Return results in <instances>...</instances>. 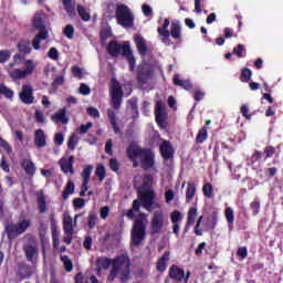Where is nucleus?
I'll use <instances>...</instances> for the list:
<instances>
[{
  "instance_id": "52",
  "label": "nucleus",
  "mask_w": 283,
  "mask_h": 283,
  "mask_svg": "<svg viewBox=\"0 0 283 283\" xmlns=\"http://www.w3.org/2000/svg\"><path fill=\"white\" fill-rule=\"evenodd\" d=\"M63 34L66 39H74V27L72 24H67L63 30Z\"/></svg>"
},
{
  "instance_id": "64",
  "label": "nucleus",
  "mask_w": 283,
  "mask_h": 283,
  "mask_svg": "<svg viewBox=\"0 0 283 283\" xmlns=\"http://www.w3.org/2000/svg\"><path fill=\"white\" fill-rule=\"evenodd\" d=\"M64 140H65V137L63 136V133H56L55 134V136H54L55 145L61 146V145H63Z\"/></svg>"
},
{
  "instance_id": "27",
  "label": "nucleus",
  "mask_w": 283,
  "mask_h": 283,
  "mask_svg": "<svg viewBox=\"0 0 283 283\" xmlns=\"http://www.w3.org/2000/svg\"><path fill=\"white\" fill-rule=\"evenodd\" d=\"M63 231L66 235H74V224L72 217L67 216L63 219Z\"/></svg>"
},
{
  "instance_id": "57",
  "label": "nucleus",
  "mask_w": 283,
  "mask_h": 283,
  "mask_svg": "<svg viewBox=\"0 0 283 283\" xmlns=\"http://www.w3.org/2000/svg\"><path fill=\"white\" fill-rule=\"evenodd\" d=\"M88 116H91L92 118H101V113L98 112V108H95L93 106H90L86 109Z\"/></svg>"
},
{
  "instance_id": "13",
  "label": "nucleus",
  "mask_w": 283,
  "mask_h": 283,
  "mask_svg": "<svg viewBox=\"0 0 283 283\" xmlns=\"http://www.w3.org/2000/svg\"><path fill=\"white\" fill-rule=\"evenodd\" d=\"M169 280H172V282L176 283H182V280H185V269L177 264H172L169 268L168 276L165 279L164 283H169Z\"/></svg>"
},
{
  "instance_id": "35",
  "label": "nucleus",
  "mask_w": 283,
  "mask_h": 283,
  "mask_svg": "<svg viewBox=\"0 0 283 283\" xmlns=\"http://www.w3.org/2000/svg\"><path fill=\"white\" fill-rule=\"evenodd\" d=\"M207 138H209V135L207 134V126H203L197 134L196 143L198 145H202Z\"/></svg>"
},
{
  "instance_id": "34",
  "label": "nucleus",
  "mask_w": 283,
  "mask_h": 283,
  "mask_svg": "<svg viewBox=\"0 0 283 283\" xmlns=\"http://www.w3.org/2000/svg\"><path fill=\"white\" fill-rule=\"evenodd\" d=\"M202 193L205 198L211 199L213 198V185L211 182H206L202 186Z\"/></svg>"
},
{
  "instance_id": "29",
  "label": "nucleus",
  "mask_w": 283,
  "mask_h": 283,
  "mask_svg": "<svg viewBox=\"0 0 283 283\" xmlns=\"http://www.w3.org/2000/svg\"><path fill=\"white\" fill-rule=\"evenodd\" d=\"M196 182H188L187 189H186V202L189 205L193 198L196 197Z\"/></svg>"
},
{
  "instance_id": "28",
  "label": "nucleus",
  "mask_w": 283,
  "mask_h": 283,
  "mask_svg": "<svg viewBox=\"0 0 283 283\" xmlns=\"http://www.w3.org/2000/svg\"><path fill=\"white\" fill-rule=\"evenodd\" d=\"M62 4L64 7V10L66 14L71 18L74 19L76 17V11L74 7V2L72 0H62Z\"/></svg>"
},
{
  "instance_id": "10",
  "label": "nucleus",
  "mask_w": 283,
  "mask_h": 283,
  "mask_svg": "<svg viewBox=\"0 0 283 283\" xmlns=\"http://www.w3.org/2000/svg\"><path fill=\"white\" fill-rule=\"evenodd\" d=\"M32 72H34V62H32L30 60H28L25 62L24 70L12 69V67L8 66V74L10 76V78H12L13 81H21V80L25 78L27 76H30V74H32Z\"/></svg>"
},
{
  "instance_id": "42",
  "label": "nucleus",
  "mask_w": 283,
  "mask_h": 283,
  "mask_svg": "<svg viewBox=\"0 0 283 283\" xmlns=\"http://www.w3.org/2000/svg\"><path fill=\"white\" fill-rule=\"evenodd\" d=\"M61 260L64 264V269L67 273H72V270L74 269V264L72 263V260H70L69 255H62Z\"/></svg>"
},
{
  "instance_id": "4",
  "label": "nucleus",
  "mask_w": 283,
  "mask_h": 283,
  "mask_svg": "<svg viewBox=\"0 0 283 283\" xmlns=\"http://www.w3.org/2000/svg\"><path fill=\"white\" fill-rule=\"evenodd\" d=\"M169 25L170 31L167 30ZM157 32L159 36H161V42L165 43V45H171V40H169V36H171V39L178 43H180V40L182 39V27H180V22H171L167 18L164 20V24L157 28Z\"/></svg>"
},
{
  "instance_id": "32",
  "label": "nucleus",
  "mask_w": 283,
  "mask_h": 283,
  "mask_svg": "<svg viewBox=\"0 0 283 283\" xmlns=\"http://www.w3.org/2000/svg\"><path fill=\"white\" fill-rule=\"evenodd\" d=\"M196 218H198V208L191 207L188 211L187 218V227H191V224H196Z\"/></svg>"
},
{
  "instance_id": "59",
  "label": "nucleus",
  "mask_w": 283,
  "mask_h": 283,
  "mask_svg": "<svg viewBox=\"0 0 283 283\" xmlns=\"http://www.w3.org/2000/svg\"><path fill=\"white\" fill-rule=\"evenodd\" d=\"M73 207L74 209H83V207H85V199L83 198L73 199Z\"/></svg>"
},
{
  "instance_id": "56",
  "label": "nucleus",
  "mask_w": 283,
  "mask_h": 283,
  "mask_svg": "<svg viewBox=\"0 0 283 283\" xmlns=\"http://www.w3.org/2000/svg\"><path fill=\"white\" fill-rule=\"evenodd\" d=\"M0 94H3L7 98H12V96H14L12 90L8 88L6 85H0Z\"/></svg>"
},
{
  "instance_id": "1",
  "label": "nucleus",
  "mask_w": 283,
  "mask_h": 283,
  "mask_svg": "<svg viewBox=\"0 0 283 283\" xmlns=\"http://www.w3.org/2000/svg\"><path fill=\"white\" fill-rule=\"evenodd\" d=\"M126 156L133 163L134 169H136L142 163V169L149 171L156 167V155L153 149L143 148L135 143L128 145L126 149ZM138 158L140 163H138Z\"/></svg>"
},
{
  "instance_id": "21",
  "label": "nucleus",
  "mask_w": 283,
  "mask_h": 283,
  "mask_svg": "<svg viewBox=\"0 0 283 283\" xmlns=\"http://www.w3.org/2000/svg\"><path fill=\"white\" fill-rule=\"evenodd\" d=\"M134 41H135V45L137 48L138 54L140 56H146L148 49H147V41L145 40V38L140 35H135Z\"/></svg>"
},
{
  "instance_id": "58",
  "label": "nucleus",
  "mask_w": 283,
  "mask_h": 283,
  "mask_svg": "<svg viewBox=\"0 0 283 283\" xmlns=\"http://www.w3.org/2000/svg\"><path fill=\"white\" fill-rule=\"evenodd\" d=\"M237 255L241 258V260H247V256L249 255V250L247 247H241L237 251Z\"/></svg>"
},
{
  "instance_id": "40",
  "label": "nucleus",
  "mask_w": 283,
  "mask_h": 283,
  "mask_svg": "<svg viewBox=\"0 0 283 283\" xmlns=\"http://www.w3.org/2000/svg\"><path fill=\"white\" fill-rule=\"evenodd\" d=\"M116 8H118V6L114 4V3H108L107 4V9L105 11V17L106 19H114V17H116Z\"/></svg>"
},
{
  "instance_id": "41",
  "label": "nucleus",
  "mask_w": 283,
  "mask_h": 283,
  "mask_svg": "<svg viewBox=\"0 0 283 283\" xmlns=\"http://www.w3.org/2000/svg\"><path fill=\"white\" fill-rule=\"evenodd\" d=\"M95 176L98 178L99 182L105 180V176H107V170H105V166L98 165L95 169Z\"/></svg>"
},
{
  "instance_id": "22",
  "label": "nucleus",
  "mask_w": 283,
  "mask_h": 283,
  "mask_svg": "<svg viewBox=\"0 0 283 283\" xmlns=\"http://www.w3.org/2000/svg\"><path fill=\"white\" fill-rule=\"evenodd\" d=\"M66 114L67 109L60 108L59 112L51 116V119L53 123H62V125H67V123H70V118H67Z\"/></svg>"
},
{
  "instance_id": "12",
  "label": "nucleus",
  "mask_w": 283,
  "mask_h": 283,
  "mask_svg": "<svg viewBox=\"0 0 283 283\" xmlns=\"http://www.w3.org/2000/svg\"><path fill=\"white\" fill-rule=\"evenodd\" d=\"M277 154V150L272 145L265 146L263 151L254 150L252 154V163H260V160H269V158H273Z\"/></svg>"
},
{
  "instance_id": "16",
  "label": "nucleus",
  "mask_w": 283,
  "mask_h": 283,
  "mask_svg": "<svg viewBox=\"0 0 283 283\" xmlns=\"http://www.w3.org/2000/svg\"><path fill=\"white\" fill-rule=\"evenodd\" d=\"M154 200H156V192H154V190H146L144 193H142L140 202L147 211H151Z\"/></svg>"
},
{
  "instance_id": "2",
  "label": "nucleus",
  "mask_w": 283,
  "mask_h": 283,
  "mask_svg": "<svg viewBox=\"0 0 283 283\" xmlns=\"http://www.w3.org/2000/svg\"><path fill=\"white\" fill-rule=\"evenodd\" d=\"M116 277L120 283L129 282L132 277V261L127 255H118L113 259V266L107 276V282L112 283Z\"/></svg>"
},
{
  "instance_id": "43",
  "label": "nucleus",
  "mask_w": 283,
  "mask_h": 283,
  "mask_svg": "<svg viewBox=\"0 0 283 283\" xmlns=\"http://www.w3.org/2000/svg\"><path fill=\"white\" fill-rule=\"evenodd\" d=\"M251 76H253V72L250 71V69L244 67L241 71V77L240 81L242 83H249L251 81Z\"/></svg>"
},
{
  "instance_id": "53",
  "label": "nucleus",
  "mask_w": 283,
  "mask_h": 283,
  "mask_svg": "<svg viewBox=\"0 0 283 283\" xmlns=\"http://www.w3.org/2000/svg\"><path fill=\"white\" fill-rule=\"evenodd\" d=\"M109 168L118 174L120 169V164L118 163V159L116 158H111L109 159Z\"/></svg>"
},
{
  "instance_id": "60",
  "label": "nucleus",
  "mask_w": 283,
  "mask_h": 283,
  "mask_svg": "<svg viewBox=\"0 0 283 283\" xmlns=\"http://www.w3.org/2000/svg\"><path fill=\"white\" fill-rule=\"evenodd\" d=\"M72 74L75 76V78H83V69L75 65L72 67Z\"/></svg>"
},
{
  "instance_id": "31",
  "label": "nucleus",
  "mask_w": 283,
  "mask_h": 283,
  "mask_svg": "<svg viewBox=\"0 0 283 283\" xmlns=\"http://www.w3.org/2000/svg\"><path fill=\"white\" fill-rule=\"evenodd\" d=\"M226 220L229 229H233V222H235V213L231 207H227L224 210Z\"/></svg>"
},
{
  "instance_id": "3",
  "label": "nucleus",
  "mask_w": 283,
  "mask_h": 283,
  "mask_svg": "<svg viewBox=\"0 0 283 283\" xmlns=\"http://www.w3.org/2000/svg\"><path fill=\"white\" fill-rule=\"evenodd\" d=\"M106 52L113 59H118V56H124L128 63L129 72L136 71V56H134V51H132V46L129 42H124V44L118 43V41L113 40L108 42L106 46Z\"/></svg>"
},
{
  "instance_id": "46",
  "label": "nucleus",
  "mask_w": 283,
  "mask_h": 283,
  "mask_svg": "<svg viewBox=\"0 0 283 283\" xmlns=\"http://www.w3.org/2000/svg\"><path fill=\"white\" fill-rule=\"evenodd\" d=\"M94 169V167L92 165H87L83 171H82V178L83 181H88L90 182V178L92 176V170Z\"/></svg>"
},
{
  "instance_id": "62",
  "label": "nucleus",
  "mask_w": 283,
  "mask_h": 283,
  "mask_svg": "<svg viewBox=\"0 0 283 283\" xmlns=\"http://www.w3.org/2000/svg\"><path fill=\"white\" fill-rule=\"evenodd\" d=\"M99 216L102 220H107V218H109V207L107 206L102 207L99 210Z\"/></svg>"
},
{
  "instance_id": "39",
  "label": "nucleus",
  "mask_w": 283,
  "mask_h": 283,
  "mask_svg": "<svg viewBox=\"0 0 283 283\" xmlns=\"http://www.w3.org/2000/svg\"><path fill=\"white\" fill-rule=\"evenodd\" d=\"M25 255L28 260L32 261L34 260V256L36 255V247L32 244H27L24 247Z\"/></svg>"
},
{
  "instance_id": "36",
  "label": "nucleus",
  "mask_w": 283,
  "mask_h": 283,
  "mask_svg": "<svg viewBox=\"0 0 283 283\" xmlns=\"http://www.w3.org/2000/svg\"><path fill=\"white\" fill-rule=\"evenodd\" d=\"M39 235H40L41 244L43 249H45L46 244L50 242V239H48V228L41 227L39 229Z\"/></svg>"
},
{
  "instance_id": "55",
  "label": "nucleus",
  "mask_w": 283,
  "mask_h": 283,
  "mask_svg": "<svg viewBox=\"0 0 283 283\" xmlns=\"http://www.w3.org/2000/svg\"><path fill=\"white\" fill-rule=\"evenodd\" d=\"M78 144V139L75 137V135H72L70 138H69V142H67V147L71 151H74V149H76V145Z\"/></svg>"
},
{
  "instance_id": "7",
  "label": "nucleus",
  "mask_w": 283,
  "mask_h": 283,
  "mask_svg": "<svg viewBox=\"0 0 283 283\" xmlns=\"http://www.w3.org/2000/svg\"><path fill=\"white\" fill-rule=\"evenodd\" d=\"M115 17L117 24L122 25V28H134V14L127 6L117 4Z\"/></svg>"
},
{
  "instance_id": "8",
  "label": "nucleus",
  "mask_w": 283,
  "mask_h": 283,
  "mask_svg": "<svg viewBox=\"0 0 283 283\" xmlns=\"http://www.w3.org/2000/svg\"><path fill=\"white\" fill-rule=\"evenodd\" d=\"M166 222H167V218L165 216V212H163V210H156L150 221L151 235L163 233Z\"/></svg>"
},
{
  "instance_id": "26",
  "label": "nucleus",
  "mask_w": 283,
  "mask_h": 283,
  "mask_svg": "<svg viewBox=\"0 0 283 283\" xmlns=\"http://www.w3.org/2000/svg\"><path fill=\"white\" fill-rule=\"evenodd\" d=\"M107 116H108V120L113 127L114 134H120V128L118 127V122H116V112H114V109H112V108H108Z\"/></svg>"
},
{
  "instance_id": "19",
  "label": "nucleus",
  "mask_w": 283,
  "mask_h": 283,
  "mask_svg": "<svg viewBox=\"0 0 283 283\" xmlns=\"http://www.w3.org/2000/svg\"><path fill=\"white\" fill-rule=\"evenodd\" d=\"M95 264L97 273H101V271H107L109 266H114V259H109L107 256H98Z\"/></svg>"
},
{
  "instance_id": "49",
  "label": "nucleus",
  "mask_w": 283,
  "mask_h": 283,
  "mask_svg": "<svg viewBox=\"0 0 283 283\" xmlns=\"http://www.w3.org/2000/svg\"><path fill=\"white\" fill-rule=\"evenodd\" d=\"M10 56H12V52L8 50L0 51V63H8L10 61Z\"/></svg>"
},
{
  "instance_id": "14",
  "label": "nucleus",
  "mask_w": 283,
  "mask_h": 283,
  "mask_svg": "<svg viewBox=\"0 0 283 283\" xmlns=\"http://www.w3.org/2000/svg\"><path fill=\"white\" fill-rule=\"evenodd\" d=\"M159 153L163 160L167 163V160H172L174 154H176V150L174 149L171 142L167 139H163L161 144L159 145Z\"/></svg>"
},
{
  "instance_id": "44",
  "label": "nucleus",
  "mask_w": 283,
  "mask_h": 283,
  "mask_svg": "<svg viewBox=\"0 0 283 283\" xmlns=\"http://www.w3.org/2000/svg\"><path fill=\"white\" fill-rule=\"evenodd\" d=\"M22 168L27 174H29V176H34V164H32V161L24 160L22 163Z\"/></svg>"
},
{
  "instance_id": "63",
  "label": "nucleus",
  "mask_w": 283,
  "mask_h": 283,
  "mask_svg": "<svg viewBox=\"0 0 283 283\" xmlns=\"http://www.w3.org/2000/svg\"><path fill=\"white\" fill-rule=\"evenodd\" d=\"M91 92H92V88H90V86H87L86 84L80 85V94H82L83 96H90Z\"/></svg>"
},
{
  "instance_id": "33",
  "label": "nucleus",
  "mask_w": 283,
  "mask_h": 283,
  "mask_svg": "<svg viewBox=\"0 0 283 283\" xmlns=\"http://www.w3.org/2000/svg\"><path fill=\"white\" fill-rule=\"evenodd\" d=\"M77 13L82 21L87 22L92 19V15L90 14V12H87V9H85V7H83L82 4H77Z\"/></svg>"
},
{
  "instance_id": "6",
  "label": "nucleus",
  "mask_w": 283,
  "mask_h": 283,
  "mask_svg": "<svg viewBox=\"0 0 283 283\" xmlns=\"http://www.w3.org/2000/svg\"><path fill=\"white\" fill-rule=\"evenodd\" d=\"M156 71L149 63L138 64L136 67V82L138 85H147L154 78Z\"/></svg>"
},
{
  "instance_id": "45",
  "label": "nucleus",
  "mask_w": 283,
  "mask_h": 283,
  "mask_svg": "<svg viewBox=\"0 0 283 283\" xmlns=\"http://www.w3.org/2000/svg\"><path fill=\"white\" fill-rule=\"evenodd\" d=\"M96 222H98V217L96 216V213L90 212L87 218L88 229H94V227H96Z\"/></svg>"
},
{
  "instance_id": "18",
  "label": "nucleus",
  "mask_w": 283,
  "mask_h": 283,
  "mask_svg": "<svg viewBox=\"0 0 283 283\" xmlns=\"http://www.w3.org/2000/svg\"><path fill=\"white\" fill-rule=\"evenodd\" d=\"M171 253L169 251H165L164 254L158 259L156 263V270L158 273H165L167 271V266H169Z\"/></svg>"
},
{
  "instance_id": "50",
  "label": "nucleus",
  "mask_w": 283,
  "mask_h": 283,
  "mask_svg": "<svg viewBox=\"0 0 283 283\" xmlns=\"http://www.w3.org/2000/svg\"><path fill=\"white\" fill-rule=\"evenodd\" d=\"M170 220H171L172 224L180 222V220H182V213L178 210L172 211L170 213Z\"/></svg>"
},
{
  "instance_id": "24",
  "label": "nucleus",
  "mask_w": 283,
  "mask_h": 283,
  "mask_svg": "<svg viewBox=\"0 0 283 283\" xmlns=\"http://www.w3.org/2000/svg\"><path fill=\"white\" fill-rule=\"evenodd\" d=\"M20 98L22 103H34V96H32V87L31 86H23L22 92L20 93Z\"/></svg>"
},
{
  "instance_id": "17",
  "label": "nucleus",
  "mask_w": 283,
  "mask_h": 283,
  "mask_svg": "<svg viewBox=\"0 0 283 283\" xmlns=\"http://www.w3.org/2000/svg\"><path fill=\"white\" fill-rule=\"evenodd\" d=\"M59 165L63 174L74 175V155H71L69 159H66L65 157H62L59 161Z\"/></svg>"
},
{
  "instance_id": "61",
  "label": "nucleus",
  "mask_w": 283,
  "mask_h": 283,
  "mask_svg": "<svg viewBox=\"0 0 283 283\" xmlns=\"http://www.w3.org/2000/svg\"><path fill=\"white\" fill-rule=\"evenodd\" d=\"M48 56L53 61H59V50H56V48H51L48 52Z\"/></svg>"
},
{
  "instance_id": "11",
  "label": "nucleus",
  "mask_w": 283,
  "mask_h": 283,
  "mask_svg": "<svg viewBox=\"0 0 283 283\" xmlns=\"http://www.w3.org/2000/svg\"><path fill=\"white\" fill-rule=\"evenodd\" d=\"M123 86L120 82L116 78H113L111 82V98L114 109H120V104L123 103Z\"/></svg>"
},
{
  "instance_id": "23",
  "label": "nucleus",
  "mask_w": 283,
  "mask_h": 283,
  "mask_svg": "<svg viewBox=\"0 0 283 283\" xmlns=\"http://www.w3.org/2000/svg\"><path fill=\"white\" fill-rule=\"evenodd\" d=\"M174 85H177L178 87H182L187 92H191L193 90V84H191V81L189 80H180V75L176 74L172 78Z\"/></svg>"
},
{
  "instance_id": "15",
  "label": "nucleus",
  "mask_w": 283,
  "mask_h": 283,
  "mask_svg": "<svg viewBox=\"0 0 283 283\" xmlns=\"http://www.w3.org/2000/svg\"><path fill=\"white\" fill-rule=\"evenodd\" d=\"M36 50L41 48V41H45L50 39V33L48 32V28H45V24L41 21V19H36Z\"/></svg>"
},
{
  "instance_id": "38",
  "label": "nucleus",
  "mask_w": 283,
  "mask_h": 283,
  "mask_svg": "<svg viewBox=\"0 0 283 283\" xmlns=\"http://www.w3.org/2000/svg\"><path fill=\"white\" fill-rule=\"evenodd\" d=\"M48 143L45 142V133L43 129L36 130V147H45Z\"/></svg>"
},
{
  "instance_id": "20",
  "label": "nucleus",
  "mask_w": 283,
  "mask_h": 283,
  "mask_svg": "<svg viewBox=\"0 0 283 283\" xmlns=\"http://www.w3.org/2000/svg\"><path fill=\"white\" fill-rule=\"evenodd\" d=\"M166 114H167V112L165 111V104H163L160 101H158L155 106L156 123L159 125H163V123H165Z\"/></svg>"
},
{
  "instance_id": "47",
  "label": "nucleus",
  "mask_w": 283,
  "mask_h": 283,
  "mask_svg": "<svg viewBox=\"0 0 283 283\" xmlns=\"http://www.w3.org/2000/svg\"><path fill=\"white\" fill-rule=\"evenodd\" d=\"M51 233L52 239L60 238L61 233L59 232V227L56 226V221H54V218H51Z\"/></svg>"
},
{
  "instance_id": "51",
  "label": "nucleus",
  "mask_w": 283,
  "mask_h": 283,
  "mask_svg": "<svg viewBox=\"0 0 283 283\" xmlns=\"http://www.w3.org/2000/svg\"><path fill=\"white\" fill-rule=\"evenodd\" d=\"M250 209H252V216H258V213H260V200L255 199L254 201H252L250 203Z\"/></svg>"
},
{
  "instance_id": "30",
  "label": "nucleus",
  "mask_w": 283,
  "mask_h": 283,
  "mask_svg": "<svg viewBox=\"0 0 283 283\" xmlns=\"http://www.w3.org/2000/svg\"><path fill=\"white\" fill-rule=\"evenodd\" d=\"M74 189H76V187L74 186V181H72V179H69L62 192L63 200H67V198H70V196L74 193Z\"/></svg>"
},
{
  "instance_id": "48",
  "label": "nucleus",
  "mask_w": 283,
  "mask_h": 283,
  "mask_svg": "<svg viewBox=\"0 0 283 283\" xmlns=\"http://www.w3.org/2000/svg\"><path fill=\"white\" fill-rule=\"evenodd\" d=\"M217 224H218V216L212 214L211 219H208L207 221V229H209V231H213Z\"/></svg>"
},
{
  "instance_id": "54",
  "label": "nucleus",
  "mask_w": 283,
  "mask_h": 283,
  "mask_svg": "<svg viewBox=\"0 0 283 283\" xmlns=\"http://www.w3.org/2000/svg\"><path fill=\"white\" fill-rule=\"evenodd\" d=\"M65 83V76L63 74L57 75L52 83V87L56 88V87H61V85H63Z\"/></svg>"
},
{
  "instance_id": "9",
  "label": "nucleus",
  "mask_w": 283,
  "mask_h": 283,
  "mask_svg": "<svg viewBox=\"0 0 283 283\" xmlns=\"http://www.w3.org/2000/svg\"><path fill=\"white\" fill-rule=\"evenodd\" d=\"M30 227V220H22L19 223H9L6 226V232L9 240H14V238H19L22 233L28 231Z\"/></svg>"
},
{
  "instance_id": "5",
  "label": "nucleus",
  "mask_w": 283,
  "mask_h": 283,
  "mask_svg": "<svg viewBox=\"0 0 283 283\" xmlns=\"http://www.w3.org/2000/svg\"><path fill=\"white\" fill-rule=\"evenodd\" d=\"M147 238V226L145 219H135L133 228L130 230V244L133 247H140Z\"/></svg>"
},
{
  "instance_id": "25",
  "label": "nucleus",
  "mask_w": 283,
  "mask_h": 283,
  "mask_svg": "<svg viewBox=\"0 0 283 283\" xmlns=\"http://www.w3.org/2000/svg\"><path fill=\"white\" fill-rule=\"evenodd\" d=\"M38 196V209L40 213H45L48 211V202L45 201V193L43 190L36 192Z\"/></svg>"
},
{
  "instance_id": "37",
  "label": "nucleus",
  "mask_w": 283,
  "mask_h": 283,
  "mask_svg": "<svg viewBox=\"0 0 283 283\" xmlns=\"http://www.w3.org/2000/svg\"><path fill=\"white\" fill-rule=\"evenodd\" d=\"M232 54H235L238 59H244L247 56V49H244V44H238L233 48Z\"/></svg>"
}]
</instances>
